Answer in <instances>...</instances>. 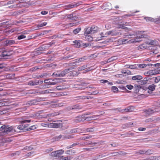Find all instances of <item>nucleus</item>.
Returning <instances> with one entry per match:
<instances>
[{"label": "nucleus", "mask_w": 160, "mask_h": 160, "mask_svg": "<svg viewBox=\"0 0 160 160\" xmlns=\"http://www.w3.org/2000/svg\"><path fill=\"white\" fill-rule=\"evenodd\" d=\"M0 136H6L9 133H14L17 132L15 126H9L4 125L0 128Z\"/></svg>", "instance_id": "obj_1"}, {"label": "nucleus", "mask_w": 160, "mask_h": 160, "mask_svg": "<svg viewBox=\"0 0 160 160\" xmlns=\"http://www.w3.org/2000/svg\"><path fill=\"white\" fill-rule=\"evenodd\" d=\"M31 120H23L20 121V123L22 124H20L18 125L17 127V129L20 130L21 131L19 132H24L27 131L28 129H25L24 126L23 124L26 122H31Z\"/></svg>", "instance_id": "obj_2"}, {"label": "nucleus", "mask_w": 160, "mask_h": 160, "mask_svg": "<svg viewBox=\"0 0 160 160\" xmlns=\"http://www.w3.org/2000/svg\"><path fill=\"white\" fill-rule=\"evenodd\" d=\"M12 51H8L5 50L2 51V54L0 55V58H3L5 59H9L11 55L12 54Z\"/></svg>", "instance_id": "obj_3"}, {"label": "nucleus", "mask_w": 160, "mask_h": 160, "mask_svg": "<svg viewBox=\"0 0 160 160\" xmlns=\"http://www.w3.org/2000/svg\"><path fill=\"white\" fill-rule=\"evenodd\" d=\"M160 109V108H152L145 110L144 112L147 115H151L154 112H159V110Z\"/></svg>", "instance_id": "obj_4"}, {"label": "nucleus", "mask_w": 160, "mask_h": 160, "mask_svg": "<svg viewBox=\"0 0 160 160\" xmlns=\"http://www.w3.org/2000/svg\"><path fill=\"white\" fill-rule=\"evenodd\" d=\"M82 2H74L72 3L71 4H70L67 5H66L64 6V9L68 10L72 8H74L76 7L79 5L82 4Z\"/></svg>", "instance_id": "obj_5"}, {"label": "nucleus", "mask_w": 160, "mask_h": 160, "mask_svg": "<svg viewBox=\"0 0 160 160\" xmlns=\"http://www.w3.org/2000/svg\"><path fill=\"white\" fill-rule=\"evenodd\" d=\"M64 152V150L62 149H60L55 151L52 152L50 155L52 157H59Z\"/></svg>", "instance_id": "obj_6"}, {"label": "nucleus", "mask_w": 160, "mask_h": 160, "mask_svg": "<svg viewBox=\"0 0 160 160\" xmlns=\"http://www.w3.org/2000/svg\"><path fill=\"white\" fill-rule=\"evenodd\" d=\"M64 18H67L69 20H76L79 18V17L74 14L66 15Z\"/></svg>", "instance_id": "obj_7"}, {"label": "nucleus", "mask_w": 160, "mask_h": 160, "mask_svg": "<svg viewBox=\"0 0 160 160\" xmlns=\"http://www.w3.org/2000/svg\"><path fill=\"white\" fill-rule=\"evenodd\" d=\"M105 35H110L111 36H116L121 35L119 32H117L116 30H112L107 32Z\"/></svg>", "instance_id": "obj_8"}, {"label": "nucleus", "mask_w": 160, "mask_h": 160, "mask_svg": "<svg viewBox=\"0 0 160 160\" xmlns=\"http://www.w3.org/2000/svg\"><path fill=\"white\" fill-rule=\"evenodd\" d=\"M3 44L4 46H10L13 44L15 43L14 40H7L3 42Z\"/></svg>", "instance_id": "obj_9"}, {"label": "nucleus", "mask_w": 160, "mask_h": 160, "mask_svg": "<svg viewBox=\"0 0 160 160\" xmlns=\"http://www.w3.org/2000/svg\"><path fill=\"white\" fill-rule=\"evenodd\" d=\"M50 127H52L53 128H58L61 127L62 124L58 122H56L54 123H50L49 125Z\"/></svg>", "instance_id": "obj_10"}, {"label": "nucleus", "mask_w": 160, "mask_h": 160, "mask_svg": "<svg viewBox=\"0 0 160 160\" xmlns=\"http://www.w3.org/2000/svg\"><path fill=\"white\" fill-rule=\"evenodd\" d=\"M40 80H36L35 81H30L28 82V84L30 86H35L39 84Z\"/></svg>", "instance_id": "obj_11"}, {"label": "nucleus", "mask_w": 160, "mask_h": 160, "mask_svg": "<svg viewBox=\"0 0 160 160\" xmlns=\"http://www.w3.org/2000/svg\"><path fill=\"white\" fill-rule=\"evenodd\" d=\"M84 117L83 115L77 116L76 117V118L78 119H75V122H78L83 121L85 120V118H83Z\"/></svg>", "instance_id": "obj_12"}, {"label": "nucleus", "mask_w": 160, "mask_h": 160, "mask_svg": "<svg viewBox=\"0 0 160 160\" xmlns=\"http://www.w3.org/2000/svg\"><path fill=\"white\" fill-rule=\"evenodd\" d=\"M27 0H16V2L17 1H18V2L20 3H23V5H22L21 6H28L30 5H31V4L29 2H28V3H26V1Z\"/></svg>", "instance_id": "obj_13"}, {"label": "nucleus", "mask_w": 160, "mask_h": 160, "mask_svg": "<svg viewBox=\"0 0 160 160\" xmlns=\"http://www.w3.org/2000/svg\"><path fill=\"white\" fill-rule=\"evenodd\" d=\"M148 80V78L147 77H146L144 78L143 80L138 81V83L139 84L141 85H143L144 84H146L147 83Z\"/></svg>", "instance_id": "obj_14"}, {"label": "nucleus", "mask_w": 160, "mask_h": 160, "mask_svg": "<svg viewBox=\"0 0 160 160\" xmlns=\"http://www.w3.org/2000/svg\"><path fill=\"white\" fill-rule=\"evenodd\" d=\"M156 87V85L154 84L149 85L148 87V89L149 91H148V93H151L152 91H154Z\"/></svg>", "instance_id": "obj_15"}, {"label": "nucleus", "mask_w": 160, "mask_h": 160, "mask_svg": "<svg viewBox=\"0 0 160 160\" xmlns=\"http://www.w3.org/2000/svg\"><path fill=\"white\" fill-rule=\"evenodd\" d=\"M157 42L153 40H148L146 42V43L148 45H155L157 44Z\"/></svg>", "instance_id": "obj_16"}, {"label": "nucleus", "mask_w": 160, "mask_h": 160, "mask_svg": "<svg viewBox=\"0 0 160 160\" xmlns=\"http://www.w3.org/2000/svg\"><path fill=\"white\" fill-rule=\"evenodd\" d=\"M69 72V70H68L67 69H65L63 71L61 72V73L59 74V75H58V76L62 77L64 76L66 74Z\"/></svg>", "instance_id": "obj_17"}, {"label": "nucleus", "mask_w": 160, "mask_h": 160, "mask_svg": "<svg viewBox=\"0 0 160 160\" xmlns=\"http://www.w3.org/2000/svg\"><path fill=\"white\" fill-rule=\"evenodd\" d=\"M76 152V150L74 149L67 150L65 152V153L68 155H73Z\"/></svg>", "instance_id": "obj_18"}, {"label": "nucleus", "mask_w": 160, "mask_h": 160, "mask_svg": "<svg viewBox=\"0 0 160 160\" xmlns=\"http://www.w3.org/2000/svg\"><path fill=\"white\" fill-rule=\"evenodd\" d=\"M116 39V38H108L105 40L103 42V43H107L108 42H112Z\"/></svg>", "instance_id": "obj_19"}, {"label": "nucleus", "mask_w": 160, "mask_h": 160, "mask_svg": "<svg viewBox=\"0 0 160 160\" xmlns=\"http://www.w3.org/2000/svg\"><path fill=\"white\" fill-rule=\"evenodd\" d=\"M142 78V77L140 75H137L133 76L132 77V80H141Z\"/></svg>", "instance_id": "obj_20"}, {"label": "nucleus", "mask_w": 160, "mask_h": 160, "mask_svg": "<svg viewBox=\"0 0 160 160\" xmlns=\"http://www.w3.org/2000/svg\"><path fill=\"white\" fill-rule=\"evenodd\" d=\"M140 88V86L139 85H137L136 84H135L134 85V92L136 93H138L139 90Z\"/></svg>", "instance_id": "obj_21"}, {"label": "nucleus", "mask_w": 160, "mask_h": 160, "mask_svg": "<svg viewBox=\"0 0 160 160\" xmlns=\"http://www.w3.org/2000/svg\"><path fill=\"white\" fill-rule=\"evenodd\" d=\"M155 71L154 70H149L147 72L144 73V74L145 75H154Z\"/></svg>", "instance_id": "obj_22"}, {"label": "nucleus", "mask_w": 160, "mask_h": 160, "mask_svg": "<svg viewBox=\"0 0 160 160\" xmlns=\"http://www.w3.org/2000/svg\"><path fill=\"white\" fill-rule=\"evenodd\" d=\"M80 108V107L78 105H76L74 106H73L71 107H70L69 108L70 110H76L77 109H79Z\"/></svg>", "instance_id": "obj_23"}, {"label": "nucleus", "mask_w": 160, "mask_h": 160, "mask_svg": "<svg viewBox=\"0 0 160 160\" xmlns=\"http://www.w3.org/2000/svg\"><path fill=\"white\" fill-rule=\"evenodd\" d=\"M72 158L70 156H67L66 157H64L63 156H62L60 158V160H70Z\"/></svg>", "instance_id": "obj_24"}, {"label": "nucleus", "mask_w": 160, "mask_h": 160, "mask_svg": "<svg viewBox=\"0 0 160 160\" xmlns=\"http://www.w3.org/2000/svg\"><path fill=\"white\" fill-rule=\"evenodd\" d=\"M85 132H91L96 131V129L94 128H86L85 130Z\"/></svg>", "instance_id": "obj_25"}, {"label": "nucleus", "mask_w": 160, "mask_h": 160, "mask_svg": "<svg viewBox=\"0 0 160 160\" xmlns=\"http://www.w3.org/2000/svg\"><path fill=\"white\" fill-rule=\"evenodd\" d=\"M91 29V32H92L93 33L96 32L98 30V28L96 26H92L90 27Z\"/></svg>", "instance_id": "obj_26"}, {"label": "nucleus", "mask_w": 160, "mask_h": 160, "mask_svg": "<svg viewBox=\"0 0 160 160\" xmlns=\"http://www.w3.org/2000/svg\"><path fill=\"white\" fill-rule=\"evenodd\" d=\"M52 81H55L57 84L59 82H64L65 81V80H63L61 78H55L54 79H52Z\"/></svg>", "instance_id": "obj_27"}, {"label": "nucleus", "mask_w": 160, "mask_h": 160, "mask_svg": "<svg viewBox=\"0 0 160 160\" xmlns=\"http://www.w3.org/2000/svg\"><path fill=\"white\" fill-rule=\"evenodd\" d=\"M92 135H88L86 136L81 137L79 138V140H85L86 139H88L92 138Z\"/></svg>", "instance_id": "obj_28"}, {"label": "nucleus", "mask_w": 160, "mask_h": 160, "mask_svg": "<svg viewBox=\"0 0 160 160\" xmlns=\"http://www.w3.org/2000/svg\"><path fill=\"white\" fill-rule=\"evenodd\" d=\"M91 29L90 27H88L86 29L85 34H88L93 33L92 32H91Z\"/></svg>", "instance_id": "obj_29"}, {"label": "nucleus", "mask_w": 160, "mask_h": 160, "mask_svg": "<svg viewBox=\"0 0 160 160\" xmlns=\"http://www.w3.org/2000/svg\"><path fill=\"white\" fill-rule=\"evenodd\" d=\"M74 58V57L73 55H68L66 57H63V59H64L65 60H69L71 59H72Z\"/></svg>", "instance_id": "obj_30"}, {"label": "nucleus", "mask_w": 160, "mask_h": 160, "mask_svg": "<svg viewBox=\"0 0 160 160\" xmlns=\"http://www.w3.org/2000/svg\"><path fill=\"white\" fill-rule=\"evenodd\" d=\"M66 88L63 85L57 86L56 88V89L58 90L65 89Z\"/></svg>", "instance_id": "obj_31"}, {"label": "nucleus", "mask_w": 160, "mask_h": 160, "mask_svg": "<svg viewBox=\"0 0 160 160\" xmlns=\"http://www.w3.org/2000/svg\"><path fill=\"white\" fill-rule=\"evenodd\" d=\"M78 98L79 99H85L86 98L88 99H92L93 98V97H92L89 96V97H86L85 96H79V97H78Z\"/></svg>", "instance_id": "obj_32"}, {"label": "nucleus", "mask_w": 160, "mask_h": 160, "mask_svg": "<svg viewBox=\"0 0 160 160\" xmlns=\"http://www.w3.org/2000/svg\"><path fill=\"white\" fill-rule=\"evenodd\" d=\"M21 6L19 5V4H17L15 5H11L8 8H21Z\"/></svg>", "instance_id": "obj_33"}, {"label": "nucleus", "mask_w": 160, "mask_h": 160, "mask_svg": "<svg viewBox=\"0 0 160 160\" xmlns=\"http://www.w3.org/2000/svg\"><path fill=\"white\" fill-rule=\"evenodd\" d=\"M74 45L76 47L78 48L81 46L80 43L78 41L76 40L74 41Z\"/></svg>", "instance_id": "obj_34"}, {"label": "nucleus", "mask_w": 160, "mask_h": 160, "mask_svg": "<svg viewBox=\"0 0 160 160\" xmlns=\"http://www.w3.org/2000/svg\"><path fill=\"white\" fill-rule=\"evenodd\" d=\"M121 72L122 73L127 74L128 75H130L131 73V72L128 70H122L121 71Z\"/></svg>", "instance_id": "obj_35"}, {"label": "nucleus", "mask_w": 160, "mask_h": 160, "mask_svg": "<svg viewBox=\"0 0 160 160\" xmlns=\"http://www.w3.org/2000/svg\"><path fill=\"white\" fill-rule=\"evenodd\" d=\"M146 153V150H140L136 152V154H143Z\"/></svg>", "instance_id": "obj_36"}, {"label": "nucleus", "mask_w": 160, "mask_h": 160, "mask_svg": "<svg viewBox=\"0 0 160 160\" xmlns=\"http://www.w3.org/2000/svg\"><path fill=\"white\" fill-rule=\"evenodd\" d=\"M147 21H150L151 22H155V19L151 17H147L144 18Z\"/></svg>", "instance_id": "obj_37"}, {"label": "nucleus", "mask_w": 160, "mask_h": 160, "mask_svg": "<svg viewBox=\"0 0 160 160\" xmlns=\"http://www.w3.org/2000/svg\"><path fill=\"white\" fill-rule=\"evenodd\" d=\"M15 77V74H8L6 76L7 78L9 79H12L14 78Z\"/></svg>", "instance_id": "obj_38"}, {"label": "nucleus", "mask_w": 160, "mask_h": 160, "mask_svg": "<svg viewBox=\"0 0 160 160\" xmlns=\"http://www.w3.org/2000/svg\"><path fill=\"white\" fill-rule=\"evenodd\" d=\"M79 72L78 71H73L72 72L70 73V75H72L73 76H77L78 75Z\"/></svg>", "instance_id": "obj_39"}, {"label": "nucleus", "mask_w": 160, "mask_h": 160, "mask_svg": "<svg viewBox=\"0 0 160 160\" xmlns=\"http://www.w3.org/2000/svg\"><path fill=\"white\" fill-rule=\"evenodd\" d=\"M95 116H92V117H87L85 118V120H87V121H90L92 120L93 119H95Z\"/></svg>", "instance_id": "obj_40"}, {"label": "nucleus", "mask_w": 160, "mask_h": 160, "mask_svg": "<svg viewBox=\"0 0 160 160\" xmlns=\"http://www.w3.org/2000/svg\"><path fill=\"white\" fill-rule=\"evenodd\" d=\"M127 40V39H119L118 40V42H119V43L121 44H123L126 43V42Z\"/></svg>", "instance_id": "obj_41"}, {"label": "nucleus", "mask_w": 160, "mask_h": 160, "mask_svg": "<svg viewBox=\"0 0 160 160\" xmlns=\"http://www.w3.org/2000/svg\"><path fill=\"white\" fill-rule=\"evenodd\" d=\"M117 58L116 56H113L111 57L108 59V62H111L115 60H116Z\"/></svg>", "instance_id": "obj_42"}, {"label": "nucleus", "mask_w": 160, "mask_h": 160, "mask_svg": "<svg viewBox=\"0 0 160 160\" xmlns=\"http://www.w3.org/2000/svg\"><path fill=\"white\" fill-rule=\"evenodd\" d=\"M87 66L86 65H83L82 67H79L78 68V71H81L83 70H84L87 68Z\"/></svg>", "instance_id": "obj_43"}, {"label": "nucleus", "mask_w": 160, "mask_h": 160, "mask_svg": "<svg viewBox=\"0 0 160 160\" xmlns=\"http://www.w3.org/2000/svg\"><path fill=\"white\" fill-rule=\"evenodd\" d=\"M52 80L51 78H50L48 79H46L44 80V82L45 83L47 84L48 85H50L51 83V81Z\"/></svg>", "instance_id": "obj_44"}, {"label": "nucleus", "mask_w": 160, "mask_h": 160, "mask_svg": "<svg viewBox=\"0 0 160 160\" xmlns=\"http://www.w3.org/2000/svg\"><path fill=\"white\" fill-rule=\"evenodd\" d=\"M144 160H157V157L156 156L150 157L148 158L145 159Z\"/></svg>", "instance_id": "obj_45"}, {"label": "nucleus", "mask_w": 160, "mask_h": 160, "mask_svg": "<svg viewBox=\"0 0 160 160\" xmlns=\"http://www.w3.org/2000/svg\"><path fill=\"white\" fill-rule=\"evenodd\" d=\"M49 32V31H44L41 33H38V36H41L42 35H44L45 34Z\"/></svg>", "instance_id": "obj_46"}, {"label": "nucleus", "mask_w": 160, "mask_h": 160, "mask_svg": "<svg viewBox=\"0 0 160 160\" xmlns=\"http://www.w3.org/2000/svg\"><path fill=\"white\" fill-rule=\"evenodd\" d=\"M137 65L140 68H143L147 66V65L145 64H137Z\"/></svg>", "instance_id": "obj_47"}, {"label": "nucleus", "mask_w": 160, "mask_h": 160, "mask_svg": "<svg viewBox=\"0 0 160 160\" xmlns=\"http://www.w3.org/2000/svg\"><path fill=\"white\" fill-rule=\"evenodd\" d=\"M132 36V34H130L129 33H126L124 36V38H131V37Z\"/></svg>", "instance_id": "obj_48"}, {"label": "nucleus", "mask_w": 160, "mask_h": 160, "mask_svg": "<svg viewBox=\"0 0 160 160\" xmlns=\"http://www.w3.org/2000/svg\"><path fill=\"white\" fill-rule=\"evenodd\" d=\"M83 84H84L82 83L75 84L74 85V86L76 88H82V87L83 86Z\"/></svg>", "instance_id": "obj_49"}, {"label": "nucleus", "mask_w": 160, "mask_h": 160, "mask_svg": "<svg viewBox=\"0 0 160 160\" xmlns=\"http://www.w3.org/2000/svg\"><path fill=\"white\" fill-rule=\"evenodd\" d=\"M132 107L131 106H129L125 109H124L122 110L123 111H125L126 112H131L132 110H131V108Z\"/></svg>", "instance_id": "obj_50"}, {"label": "nucleus", "mask_w": 160, "mask_h": 160, "mask_svg": "<svg viewBox=\"0 0 160 160\" xmlns=\"http://www.w3.org/2000/svg\"><path fill=\"white\" fill-rule=\"evenodd\" d=\"M120 28L122 29H125V30L126 31H128L129 29L128 28L125 27V26H124L123 25H120Z\"/></svg>", "instance_id": "obj_51"}, {"label": "nucleus", "mask_w": 160, "mask_h": 160, "mask_svg": "<svg viewBox=\"0 0 160 160\" xmlns=\"http://www.w3.org/2000/svg\"><path fill=\"white\" fill-rule=\"evenodd\" d=\"M47 24V23L46 22L41 23L40 24H38L37 26V27L40 28L42 27H43L46 26Z\"/></svg>", "instance_id": "obj_52"}, {"label": "nucleus", "mask_w": 160, "mask_h": 160, "mask_svg": "<svg viewBox=\"0 0 160 160\" xmlns=\"http://www.w3.org/2000/svg\"><path fill=\"white\" fill-rule=\"evenodd\" d=\"M38 93L37 92H36L35 90H29L28 91L27 93L28 94H35L36 93Z\"/></svg>", "instance_id": "obj_53"}, {"label": "nucleus", "mask_w": 160, "mask_h": 160, "mask_svg": "<svg viewBox=\"0 0 160 160\" xmlns=\"http://www.w3.org/2000/svg\"><path fill=\"white\" fill-rule=\"evenodd\" d=\"M80 28H77L73 30V32L74 33L76 34L77 33H78L80 31Z\"/></svg>", "instance_id": "obj_54"}, {"label": "nucleus", "mask_w": 160, "mask_h": 160, "mask_svg": "<svg viewBox=\"0 0 160 160\" xmlns=\"http://www.w3.org/2000/svg\"><path fill=\"white\" fill-rule=\"evenodd\" d=\"M16 2V0H10V1L7 2L6 4L7 5L11 4H12L14 3H15Z\"/></svg>", "instance_id": "obj_55"}, {"label": "nucleus", "mask_w": 160, "mask_h": 160, "mask_svg": "<svg viewBox=\"0 0 160 160\" xmlns=\"http://www.w3.org/2000/svg\"><path fill=\"white\" fill-rule=\"evenodd\" d=\"M36 128V127L35 125H32L29 128H28V129L27 131H30L32 130L35 129Z\"/></svg>", "instance_id": "obj_56"}, {"label": "nucleus", "mask_w": 160, "mask_h": 160, "mask_svg": "<svg viewBox=\"0 0 160 160\" xmlns=\"http://www.w3.org/2000/svg\"><path fill=\"white\" fill-rule=\"evenodd\" d=\"M87 59V57L86 56H84L83 57L79 58L78 59L79 62H83L84 60Z\"/></svg>", "instance_id": "obj_57"}, {"label": "nucleus", "mask_w": 160, "mask_h": 160, "mask_svg": "<svg viewBox=\"0 0 160 160\" xmlns=\"http://www.w3.org/2000/svg\"><path fill=\"white\" fill-rule=\"evenodd\" d=\"M31 101L32 105L37 104V102H38V100L36 99H34L32 100H31Z\"/></svg>", "instance_id": "obj_58"}, {"label": "nucleus", "mask_w": 160, "mask_h": 160, "mask_svg": "<svg viewBox=\"0 0 160 160\" xmlns=\"http://www.w3.org/2000/svg\"><path fill=\"white\" fill-rule=\"evenodd\" d=\"M160 81V77H157L155 78L154 82L155 83H158Z\"/></svg>", "instance_id": "obj_59"}, {"label": "nucleus", "mask_w": 160, "mask_h": 160, "mask_svg": "<svg viewBox=\"0 0 160 160\" xmlns=\"http://www.w3.org/2000/svg\"><path fill=\"white\" fill-rule=\"evenodd\" d=\"M112 90L114 92H115L118 91V89L117 87L115 86H113L112 87Z\"/></svg>", "instance_id": "obj_60"}, {"label": "nucleus", "mask_w": 160, "mask_h": 160, "mask_svg": "<svg viewBox=\"0 0 160 160\" xmlns=\"http://www.w3.org/2000/svg\"><path fill=\"white\" fill-rule=\"evenodd\" d=\"M126 87L129 90H131L134 87L131 85H128L126 86Z\"/></svg>", "instance_id": "obj_61"}, {"label": "nucleus", "mask_w": 160, "mask_h": 160, "mask_svg": "<svg viewBox=\"0 0 160 160\" xmlns=\"http://www.w3.org/2000/svg\"><path fill=\"white\" fill-rule=\"evenodd\" d=\"M153 153V151L151 150H148L147 151L146 150V153L147 154H151Z\"/></svg>", "instance_id": "obj_62"}, {"label": "nucleus", "mask_w": 160, "mask_h": 160, "mask_svg": "<svg viewBox=\"0 0 160 160\" xmlns=\"http://www.w3.org/2000/svg\"><path fill=\"white\" fill-rule=\"evenodd\" d=\"M86 38L89 41H92L93 40V38L90 36H87L86 37Z\"/></svg>", "instance_id": "obj_63"}, {"label": "nucleus", "mask_w": 160, "mask_h": 160, "mask_svg": "<svg viewBox=\"0 0 160 160\" xmlns=\"http://www.w3.org/2000/svg\"><path fill=\"white\" fill-rule=\"evenodd\" d=\"M78 132L77 129H72L70 132V133H77Z\"/></svg>", "instance_id": "obj_64"}]
</instances>
